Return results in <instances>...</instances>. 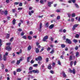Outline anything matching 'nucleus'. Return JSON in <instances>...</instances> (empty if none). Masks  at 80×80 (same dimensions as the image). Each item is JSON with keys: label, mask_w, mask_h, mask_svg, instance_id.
I'll use <instances>...</instances> for the list:
<instances>
[{"label": "nucleus", "mask_w": 80, "mask_h": 80, "mask_svg": "<svg viewBox=\"0 0 80 80\" xmlns=\"http://www.w3.org/2000/svg\"><path fill=\"white\" fill-rule=\"evenodd\" d=\"M55 62L52 63V66L53 67H55Z\"/></svg>", "instance_id": "864d4df0"}, {"label": "nucleus", "mask_w": 80, "mask_h": 80, "mask_svg": "<svg viewBox=\"0 0 80 80\" xmlns=\"http://www.w3.org/2000/svg\"><path fill=\"white\" fill-rule=\"evenodd\" d=\"M75 56L71 55L69 57V60H72L73 59H75Z\"/></svg>", "instance_id": "7ed1b4c3"}, {"label": "nucleus", "mask_w": 80, "mask_h": 80, "mask_svg": "<svg viewBox=\"0 0 80 80\" xmlns=\"http://www.w3.org/2000/svg\"><path fill=\"white\" fill-rule=\"evenodd\" d=\"M50 49H51V48L48 47L47 49V51H50Z\"/></svg>", "instance_id": "ea45409f"}, {"label": "nucleus", "mask_w": 80, "mask_h": 80, "mask_svg": "<svg viewBox=\"0 0 80 80\" xmlns=\"http://www.w3.org/2000/svg\"><path fill=\"white\" fill-rule=\"evenodd\" d=\"M35 50V52L36 53H39V52H40V50H39V49H38V48H36Z\"/></svg>", "instance_id": "ddd939ff"}, {"label": "nucleus", "mask_w": 80, "mask_h": 80, "mask_svg": "<svg viewBox=\"0 0 80 80\" xmlns=\"http://www.w3.org/2000/svg\"><path fill=\"white\" fill-rule=\"evenodd\" d=\"M1 67H2V69H3L4 68V65L3 64H2Z\"/></svg>", "instance_id": "a18cd8bd"}, {"label": "nucleus", "mask_w": 80, "mask_h": 80, "mask_svg": "<svg viewBox=\"0 0 80 80\" xmlns=\"http://www.w3.org/2000/svg\"><path fill=\"white\" fill-rule=\"evenodd\" d=\"M22 38H24V39H26L27 38V37L25 36H23L22 37Z\"/></svg>", "instance_id": "c03bdc74"}, {"label": "nucleus", "mask_w": 80, "mask_h": 80, "mask_svg": "<svg viewBox=\"0 0 80 80\" xmlns=\"http://www.w3.org/2000/svg\"><path fill=\"white\" fill-rule=\"evenodd\" d=\"M63 33H66V32H67V30L66 29H64L63 30Z\"/></svg>", "instance_id": "680f3d73"}, {"label": "nucleus", "mask_w": 80, "mask_h": 80, "mask_svg": "<svg viewBox=\"0 0 80 80\" xmlns=\"http://www.w3.org/2000/svg\"><path fill=\"white\" fill-rule=\"evenodd\" d=\"M19 6H20V7L22 6V3H20L19 4Z\"/></svg>", "instance_id": "603ef678"}, {"label": "nucleus", "mask_w": 80, "mask_h": 80, "mask_svg": "<svg viewBox=\"0 0 80 80\" xmlns=\"http://www.w3.org/2000/svg\"><path fill=\"white\" fill-rule=\"evenodd\" d=\"M13 40V38H12L10 40V42H12Z\"/></svg>", "instance_id": "58836bf2"}, {"label": "nucleus", "mask_w": 80, "mask_h": 80, "mask_svg": "<svg viewBox=\"0 0 80 80\" xmlns=\"http://www.w3.org/2000/svg\"><path fill=\"white\" fill-rule=\"evenodd\" d=\"M16 22V20H15V19H14L12 21V24H13V25H15V24Z\"/></svg>", "instance_id": "b1692460"}, {"label": "nucleus", "mask_w": 80, "mask_h": 80, "mask_svg": "<svg viewBox=\"0 0 80 80\" xmlns=\"http://www.w3.org/2000/svg\"><path fill=\"white\" fill-rule=\"evenodd\" d=\"M31 49H32V47H31V46L29 45L28 48V50L30 51Z\"/></svg>", "instance_id": "5701e85b"}, {"label": "nucleus", "mask_w": 80, "mask_h": 80, "mask_svg": "<svg viewBox=\"0 0 80 80\" xmlns=\"http://www.w3.org/2000/svg\"><path fill=\"white\" fill-rule=\"evenodd\" d=\"M24 35V33L23 32H22L21 33V36H23V35Z\"/></svg>", "instance_id": "0e129e2a"}, {"label": "nucleus", "mask_w": 80, "mask_h": 80, "mask_svg": "<svg viewBox=\"0 0 80 80\" xmlns=\"http://www.w3.org/2000/svg\"><path fill=\"white\" fill-rule=\"evenodd\" d=\"M61 47L63 48L65 47V45L64 44H62L61 45Z\"/></svg>", "instance_id": "aec40b11"}, {"label": "nucleus", "mask_w": 80, "mask_h": 80, "mask_svg": "<svg viewBox=\"0 0 80 80\" xmlns=\"http://www.w3.org/2000/svg\"><path fill=\"white\" fill-rule=\"evenodd\" d=\"M48 23H49L48 22H47L45 24V26H46V27H48L49 26Z\"/></svg>", "instance_id": "7c9ffc66"}, {"label": "nucleus", "mask_w": 80, "mask_h": 80, "mask_svg": "<svg viewBox=\"0 0 80 80\" xmlns=\"http://www.w3.org/2000/svg\"><path fill=\"white\" fill-rule=\"evenodd\" d=\"M66 41L69 44H70L72 43V41H71L69 39H66Z\"/></svg>", "instance_id": "0eeeda50"}, {"label": "nucleus", "mask_w": 80, "mask_h": 80, "mask_svg": "<svg viewBox=\"0 0 80 80\" xmlns=\"http://www.w3.org/2000/svg\"><path fill=\"white\" fill-rule=\"evenodd\" d=\"M72 17H75V13H73L72 14Z\"/></svg>", "instance_id": "f704fd0d"}, {"label": "nucleus", "mask_w": 80, "mask_h": 80, "mask_svg": "<svg viewBox=\"0 0 80 80\" xmlns=\"http://www.w3.org/2000/svg\"><path fill=\"white\" fill-rule=\"evenodd\" d=\"M50 53L52 54L54 53H55V49H52Z\"/></svg>", "instance_id": "f8f14e48"}, {"label": "nucleus", "mask_w": 80, "mask_h": 80, "mask_svg": "<svg viewBox=\"0 0 80 80\" xmlns=\"http://www.w3.org/2000/svg\"><path fill=\"white\" fill-rule=\"evenodd\" d=\"M12 12H13V13H15V12L16 10H15V9H12Z\"/></svg>", "instance_id": "de8ad7c7"}, {"label": "nucleus", "mask_w": 80, "mask_h": 80, "mask_svg": "<svg viewBox=\"0 0 80 80\" xmlns=\"http://www.w3.org/2000/svg\"><path fill=\"white\" fill-rule=\"evenodd\" d=\"M32 72H33V70L32 71H30L29 72V73H32Z\"/></svg>", "instance_id": "e2e57ef3"}, {"label": "nucleus", "mask_w": 80, "mask_h": 80, "mask_svg": "<svg viewBox=\"0 0 80 80\" xmlns=\"http://www.w3.org/2000/svg\"><path fill=\"white\" fill-rule=\"evenodd\" d=\"M15 60L12 61V62H11V63H15Z\"/></svg>", "instance_id": "8fccbe9b"}, {"label": "nucleus", "mask_w": 80, "mask_h": 80, "mask_svg": "<svg viewBox=\"0 0 80 80\" xmlns=\"http://www.w3.org/2000/svg\"><path fill=\"white\" fill-rule=\"evenodd\" d=\"M75 5L76 7V8H78L79 7H78V5H77V4H75Z\"/></svg>", "instance_id": "c9c22d12"}, {"label": "nucleus", "mask_w": 80, "mask_h": 80, "mask_svg": "<svg viewBox=\"0 0 80 80\" xmlns=\"http://www.w3.org/2000/svg\"><path fill=\"white\" fill-rule=\"evenodd\" d=\"M42 28V23H40L39 25V28L38 29V30L41 31Z\"/></svg>", "instance_id": "1a4fd4ad"}, {"label": "nucleus", "mask_w": 80, "mask_h": 80, "mask_svg": "<svg viewBox=\"0 0 80 80\" xmlns=\"http://www.w3.org/2000/svg\"><path fill=\"white\" fill-rule=\"evenodd\" d=\"M30 63H34V61L33 60H32Z\"/></svg>", "instance_id": "49530a36"}, {"label": "nucleus", "mask_w": 80, "mask_h": 80, "mask_svg": "<svg viewBox=\"0 0 80 80\" xmlns=\"http://www.w3.org/2000/svg\"><path fill=\"white\" fill-rule=\"evenodd\" d=\"M3 59L4 61H7V57H6L5 55H3Z\"/></svg>", "instance_id": "2eb2a0df"}, {"label": "nucleus", "mask_w": 80, "mask_h": 80, "mask_svg": "<svg viewBox=\"0 0 80 80\" xmlns=\"http://www.w3.org/2000/svg\"><path fill=\"white\" fill-rule=\"evenodd\" d=\"M58 65H61V62H60V61H58Z\"/></svg>", "instance_id": "72a5a7b5"}, {"label": "nucleus", "mask_w": 80, "mask_h": 80, "mask_svg": "<svg viewBox=\"0 0 80 80\" xmlns=\"http://www.w3.org/2000/svg\"><path fill=\"white\" fill-rule=\"evenodd\" d=\"M40 2L41 3V4H43V0H41Z\"/></svg>", "instance_id": "473e14b6"}, {"label": "nucleus", "mask_w": 80, "mask_h": 80, "mask_svg": "<svg viewBox=\"0 0 80 80\" xmlns=\"http://www.w3.org/2000/svg\"><path fill=\"white\" fill-rule=\"evenodd\" d=\"M53 27H54V25H53V24H52L49 26V28L50 29H52V28H53Z\"/></svg>", "instance_id": "dca6fc26"}, {"label": "nucleus", "mask_w": 80, "mask_h": 80, "mask_svg": "<svg viewBox=\"0 0 80 80\" xmlns=\"http://www.w3.org/2000/svg\"><path fill=\"white\" fill-rule=\"evenodd\" d=\"M8 52H6L5 53V56L6 57V56H8Z\"/></svg>", "instance_id": "a19ab883"}, {"label": "nucleus", "mask_w": 80, "mask_h": 80, "mask_svg": "<svg viewBox=\"0 0 80 80\" xmlns=\"http://www.w3.org/2000/svg\"><path fill=\"white\" fill-rule=\"evenodd\" d=\"M10 37V34L9 33H7V35L6 36V38L7 39H8V38H9Z\"/></svg>", "instance_id": "4be33fe9"}, {"label": "nucleus", "mask_w": 80, "mask_h": 80, "mask_svg": "<svg viewBox=\"0 0 80 80\" xmlns=\"http://www.w3.org/2000/svg\"><path fill=\"white\" fill-rule=\"evenodd\" d=\"M73 62L71 61L70 62V64L71 67H72V65H73Z\"/></svg>", "instance_id": "cd10ccee"}, {"label": "nucleus", "mask_w": 80, "mask_h": 80, "mask_svg": "<svg viewBox=\"0 0 80 80\" xmlns=\"http://www.w3.org/2000/svg\"><path fill=\"white\" fill-rule=\"evenodd\" d=\"M6 44L7 45H11V42H8V43H6Z\"/></svg>", "instance_id": "4c0bfd02"}, {"label": "nucleus", "mask_w": 80, "mask_h": 80, "mask_svg": "<svg viewBox=\"0 0 80 80\" xmlns=\"http://www.w3.org/2000/svg\"><path fill=\"white\" fill-rule=\"evenodd\" d=\"M76 64H77V62L76 61H75L74 62V65H76Z\"/></svg>", "instance_id": "13d9d810"}, {"label": "nucleus", "mask_w": 80, "mask_h": 80, "mask_svg": "<svg viewBox=\"0 0 80 80\" xmlns=\"http://www.w3.org/2000/svg\"><path fill=\"white\" fill-rule=\"evenodd\" d=\"M50 73H52V74H53L54 73V72H53V70H51L50 71Z\"/></svg>", "instance_id": "79ce46f5"}, {"label": "nucleus", "mask_w": 80, "mask_h": 80, "mask_svg": "<svg viewBox=\"0 0 80 80\" xmlns=\"http://www.w3.org/2000/svg\"><path fill=\"white\" fill-rule=\"evenodd\" d=\"M30 57H28L27 59V62H30Z\"/></svg>", "instance_id": "393cba45"}, {"label": "nucleus", "mask_w": 80, "mask_h": 80, "mask_svg": "<svg viewBox=\"0 0 80 80\" xmlns=\"http://www.w3.org/2000/svg\"><path fill=\"white\" fill-rule=\"evenodd\" d=\"M71 21L72 22H74V19H73V18H72L71 19Z\"/></svg>", "instance_id": "774afa93"}, {"label": "nucleus", "mask_w": 80, "mask_h": 80, "mask_svg": "<svg viewBox=\"0 0 80 80\" xmlns=\"http://www.w3.org/2000/svg\"><path fill=\"white\" fill-rule=\"evenodd\" d=\"M48 38V36H46L44 37L43 39V41L44 42H46V40H47Z\"/></svg>", "instance_id": "20e7f679"}, {"label": "nucleus", "mask_w": 80, "mask_h": 80, "mask_svg": "<svg viewBox=\"0 0 80 80\" xmlns=\"http://www.w3.org/2000/svg\"><path fill=\"white\" fill-rule=\"evenodd\" d=\"M2 60V55L0 54V61Z\"/></svg>", "instance_id": "c756f323"}, {"label": "nucleus", "mask_w": 80, "mask_h": 80, "mask_svg": "<svg viewBox=\"0 0 80 80\" xmlns=\"http://www.w3.org/2000/svg\"><path fill=\"white\" fill-rule=\"evenodd\" d=\"M22 71V69L20 68H18L17 69V72H20Z\"/></svg>", "instance_id": "6ab92c4d"}, {"label": "nucleus", "mask_w": 80, "mask_h": 80, "mask_svg": "<svg viewBox=\"0 0 80 80\" xmlns=\"http://www.w3.org/2000/svg\"><path fill=\"white\" fill-rule=\"evenodd\" d=\"M44 50V49L43 48H42L40 51V52H43V51Z\"/></svg>", "instance_id": "5fc2aeb1"}, {"label": "nucleus", "mask_w": 80, "mask_h": 80, "mask_svg": "<svg viewBox=\"0 0 80 80\" xmlns=\"http://www.w3.org/2000/svg\"><path fill=\"white\" fill-rule=\"evenodd\" d=\"M50 47L51 48H53V47H54V46L53 45H50Z\"/></svg>", "instance_id": "338daca9"}, {"label": "nucleus", "mask_w": 80, "mask_h": 80, "mask_svg": "<svg viewBox=\"0 0 80 80\" xmlns=\"http://www.w3.org/2000/svg\"><path fill=\"white\" fill-rule=\"evenodd\" d=\"M68 17H70V16H71V14H70V13H68Z\"/></svg>", "instance_id": "6e6d98bb"}, {"label": "nucleus", "mask_w": 80, "mask_h": 80, "mask_svg": "<svg viewBox=\"0 0 80 80\" xmlns=\"http://www.w3.org/2000/svg\"><path fill=\"white\" fill-rule=\"evenodd\" d=\"M34 13V10H32L31 11L29 12V15H30V16H32V13Z\"/></svg>", "instance_id": "9d476101"}, {"label": "nucleus", "mask_w": 80, "mask_h": 80, "mask_svg": "<svg viewBox=\"0 0 80 80\" xmlns=\"http://www.w3.org/2000/svg\"><path fill=\"white\" fill-rule=\"evenodd\" d=\"M42 60V57L41 56H39L38 58H36V61H41Z\"/></svg>", "instance_id": "f03ea898"}, {"label": "nucleus", "mask_w": 80, "mask_h": 80, "mask_svg": "<svg viewBox=\"0 0 80 80\" xmlns=\"http://www.w3.org/2000/svg\"><path fill=\"white\" fill-rule=\"evenodd\" d=\"M68 72L70 73H72L73 74H75V70L74 69H73L72 70L70 68H69V69Z\"/></svg>", "instance_id": "f257e3e1"}, {"label": "nucleus", "mask_w": 80, "mask_h": 80, "mask_svg": "<svg viewBox=\"0 0 80 80\" xmlns=\"http://www.w3.org/2000/svg\"><path fill=\"white\" fill-rule=\"evenodd\" d=\"M57 20H60V16H58L57 18Z\"/></svg>", "instance_id": "2f4dec72"}, {"label": "nucleus", "mask_w": 80, "mask_h": 80, "mask_svg": "<svg viewBox=\"0 0 80 80\" xmlns=\"http://www.w3.org/2000/svg\"><path fill=\"white\" fill-rule=\"evenodd\" d=\"M22 59H21L19 60H18L17 62V64H18L20 63V62H22Z\"/></svg>", "instance_id": "9b49d317"}, {"label": "nucleus", "mask_w": 80, "mask_h": 80, "mask_svg": "<svg viewBox=\"0 0 80 80\" xmlns=\"http://www.w3.org/2000/svg\"><path fill=\"white\" fill-rule=\"evenodd\" d=\"M78 24H76L74 25L73 26L76 28V27H78Z\"/></svg>", "instance_id": "3c124183"}, {"label": "nucleus", "mask_w": 80, "mask_h": 80, "mask_svg": "<svg viewBox=\"0 0 80 80\" xmlns=\"http://www.w3.org/2000/svg\"><path fill=\"white\" fill-rule=\"evenodd\" d=\"M33 67H37L38 66V64H34L33 65Z\"/></svg>", "instance_id": "37998d69"}, {"label": "nucleus", "mask_w": 80, "mask_h": 80, "mask_svg": "<svg viewBox=\"0 0 80 80\" xmlns=\"http://www.w3.org/2000/svg\"><path fill=\"white\" fill-rule=\"evenodd\" d=\"M78 55H79V52H77L76 53V56L77 58H78Z\"/></svg>", "instance_id": "412c9836"}, {"label": "nucleus", "mask_w": 80, "mask_h": 80, "mask_svg": "<svg viewBox=\"0 0 80 80\" xmlns=\"http://www.w3.org/2000/svg\"><path fill=\"white\" fill-rule=\"evenodd\" d=\"M56 12H60V9H58L56 10Z\"/></svg>", "instance_id": "4d7b16f0"}, {"label": "nucleus", "mask_w": 80, "mask_h": 80, "mask_svg": "<svg viewBox=\"0 0 80 80\" xmlns=\"http://www.w3.org/2000/svg\"><path fill=\"white\" fill-rule=\"evenodd\" d=\"M75 49L76 50H77L78 49V47L76 46V47L75 48Z\"/></svg>", "instance_id": "e433bc0d"}, {"label": "nucleus", "mask_w": 80, "mask_h": 80, "mask_svg": "<svg viewBox=\"0 0 80 80\" xmlns=\"http://www.w3.org/2000/svg\"><path fill=\"white\" fill-rule=\"evenodd\" d=\"M62 73L64 77H67V75H66V74H65V72H62Z\"/></svg>", "instance_id": "a211bd4d"}, {"label": "nucleus", "mask_w": 80, "mask_h": 80, "mask_svg": "<svg viewBox=\"0 0 80 80\" xmlns=\"http://www.w3.org/2000/svg\"><path fill=\"white\" fill-rule=\"evenodd\" d=\"M48 69H49V70H50V69L52 68V67H51V64H49V65H48Z\"/></svg>", "instance_id": "f3484780"}, {"label": "nucleus", "mask_w": 80, "mask_h": 80, "mask_svg": "<svg viewBox=\"0 0 80 80\" xmlns=\"http://www.w3.org/2000/svg\"><path fill=\"white\" fill-rule=\"evenodd\" d=\"M6 49L8 51H10L11 50V48L10 46H7L6 48Z\"/></svg>", "instance_id": "6e6552de"}, {"label": "nucleus", "mask_w": 80, "mask_h": 80, "mask_svg": "<svg viewBox=\"0 0 80 80\" xmlns=\"http://www.w3.org/2000/svg\"><path fill=\"white\" fill-rule=\"evenodd\" d=\"M2 12H3V13H4L5 15H7V14H8V11H7V10L2 11Z\"/></svg>", "instance_id": "4468645a"}, {"label": "nucleus", "mask_w": 80, "mask_h": 80, "mask_svg": "<svg viewBox=\"0 0 80 80\" xmlns=\"http://www.w3.org/2000/svg\"><path fill=\"white\" fill-rule=\"evenodd\" d=\"M73 42H74V43H77V42H78V41H77V39H74L73 40Z\"/></svg>", "instance_id": "bb28decb"}, {"label": "nucleus", "mask_w": 80, "mask_h": 80, "mask_svg": "<svg viewBox=\"0 0 80 80\" xmlns=\"http://www.w3.org/2000/svg\"><path fill=\"white\" fill-rule=\"evenodd\" d=\"M75 37L77 38H79V35L78 34H76Z\"/></svg>", "instance_id": "c85d7f7f"}, {"label": "nucleus", "mask_w": 80, "mask_h": 80, "mask_svg": "<svg viewBox=\"0 0 80 80\" xmlns=\"http://www.w3.org/2000/svg\"><path fill=\"white\" fill-rule=\"evenodd\" d=\"M9 0H6V2L7 3H9Z\"/></svg>", "instance_id": "69168bd1"}, {"label": "nucleus", "mask_w": 80, "mask_h": 80, "mask_svg": "<svg viewBox=\"0 0 80 80\" xmlns=\"http://www.w3.org/2000/svg\"><path fill=\"white\" fill-rule=\"evenodd\" d=\"M72 1V3H75V2H76V0H71Z\"/></svg>", "instance_id": "09e8293b"}, {"label": "nucleus", "mask_w": 80, "mask_h": 80, "mask_svg": "<svg viewBox=\"0 0 80 80\" xmlns=\"http://www.w3.org/2000/svg\"><path fill=\"white\" fill-rule=\"evenodd\" d=\"M19 3V2H15L14 3V5H18Z\"/></svg>", "instance_id": "052dcab7"}, {"label": "nucleus", "mask_w": 80, "mask_h": 80, "mask_svg": "<svg viewBox=\"0 0 80 80\" xmlns=\"http://www.w3.org/2000/svg\"><path fill=\"white\" fill-rule=\"evenodd\" d=\"M53 3V2H48V6L49 7H52V5H51V4H52V3Z\"/></svg>", "instance_id": "423d86ee"}, {"label": "nucleus", "mask_w": 80, "mask_h": 80, "mask_svg": "<svg viewBox=\"0 0 80 80\" xmlns=\"http://www.w3.org/2000/svg\"><path fill=\"white\" fill-rule=\"evenodd\" d=\"M28 38L29 40H32V37L30 36H28Z\"/></svg>", "instance_id": "a878e982"}, {"label": "nucleus", "mask_w": 80, "mask_h": 80, "mask_svg": "<svg viewBox=\"0 0 80 80\" xmlns=\"http://www.w3.org/2000/svg\"><path fill=\"white\" fill-rule=\"evenodd\" d=\"M32 72L34 73H39V70H33Z\"/></svg>", "instance_id": "39448f33"}, {"label": "nucleus", "mask_w": 80, "mask_h": 80, "mask_svg": "<svg viewBox=\"0 0 80 80\" xmlns=\"http://www.w3.org/2000/svg\"><path fill=\"white\" fill-rule=\"evenodd\" d=\"M33 32L32 31H30V35H32V34H33Z\"/></svg>", "instance_id": "bf43d9fd"}]
</instances>
